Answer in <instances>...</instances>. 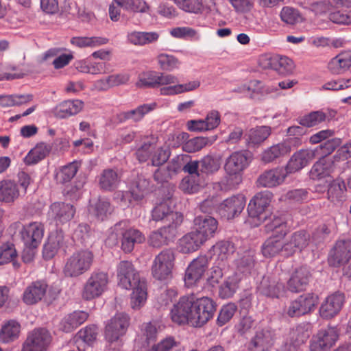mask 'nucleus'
Masks as SVG:
<instances>
[{"label":"nucleus","mask_w":351,"mask_h":351,"mask_svg":"<svg viewBox=\"0 0 351 351\" xmlns=\"http://www.w3.org/2000/svg\"><path fill=\"white\" fill-rule=\"evenodd\" d=\"M249 154L246 152L237 151L233 152L227 159L224 169L228 176L226 184L230 187H235L241 182V173L249 165Z\"/></svg>","instance_id":"f257e3e1"},{"label":"nucleus","mask_w":351,"mask_h":351,"mask_svg":"<svg viewBox=\"0 0 351 351\" xmlns=\"http://www.w3.org/2000/svg\"><path fill=\"white\" fill-rule=\"evenodd\" d=\"M93 254L88 250L73 253L65 263L63 272L66 277H77L89 270L93 261Z\"/></svg>","instance_id":"f03ea898"},{"label":"nucleus","mask_w":351,"mask_h":351,"mask_svg":"<svg viewBox=\"0 0 351 351\" xmlns=\"http://www.w3.org/2000/svg\"><path fill=\"white\" fill-rule=\"evenodd\" d=\"M110 282L108 274L102 271H93L84 285L82 297L91 300L100 297L108 289Z\"/></svg>","instance_id":"7ed1b4c3"},{"label":"nucleus","mask_w":351,"mask_h":351,"mask_svg":"<svg viewBox=\"0 0 351 351\" xmlns=\"http://www.w3.org/2000/svg\"><path fill=\"white\" fill-rule=\"evenodd\" d=\"M175 254L172 250L165 249L156 256L152 266L154 278L163 280L171 277L174 267Z\"/></svg>","instance_id":"20e7f679"},{"label":"nucleus","mask_w":351,"mask_h":351,"mask_svg":"<svg viewBox=\"0 0 351 351\" xmlns=\"http://www.w3.org/2000/svg\"><path fill=\"white\" fill-rule=\"evenodd\" d=\"M215 311V302L209 298L203 297L193 302L191 324L201 327L208 322Z\"/></svg>","instance_id":"39448f33"},{"label":"nucleus","mask_w":351,"mask_h":351,"mask_svg":"<svg viewBox=\"0 0 351 351\" xmlns=\"http://www.w3.org/2000/svg\"><path fill=\"white\" fill-rule=\"evenodd\" d=\"M178 82L177 77L171 74L159 73L156 71H147L139 75L136 83L138 88H158L168 86Z\"/></svg>","instance_id":"423d86ee"},{"label":"nucleus","mask_w":351,"mask_h":351,"mask_svg":"<svg viewBox=\"0 0 351 351\" xmlns=\"http://www.w3.org/2000/svg\"><path fill=\"white\" fill-rule=\"evenodd\" d=\"M50 332L44 328H35L27 334L21 351H46L51 342Z\"/></svg>","instance_id":"0eeeda50"},{"label":"nucleus","mask_w":351,"mask_h":351,"mask_svg":"<svg viewBox=\"0 0 351 351\" xmlns=\"http://www.w3.org/2000/svg\"><path fill=\"white\" fill-rule=\"evenodd\" d=\"M152 219L155 221H170L167 226L178 228L183 221V215L180 213L173 212L169 200H165L154 207Z\"/></svg>","instance_id":"6e6552de"},{"label":"nucleus","mask_w":351,"mask_h":351,"mask_svg":"<svg viewBox=\"0 0 351 351\" xmlns=\"http://www.w3.org/2000/svg\"><path fill=\"white\" fill-rule=\"evenodd\" d=\"M119 285L125 289H130L132 286L145 280L139 276L132 262L122 261L117 266Z\"/></svg>","instance_id":"1a4fd4ad"},{"label":"nucleus","mask_w":351,"mask_h":351,"mask_svg":"<svg viewBox=\"0 0 351 351\" xmlns=\"http://www.w3.org/2000/svg\"><path fill=\"white\" fill-rule=\"evenodd\" d=\"M129 326V317L126 314L117 313L108 322L106 326V339L114 342L123 336Z\"/></svg>","instance_id":"9d476101"},{"label":"nucleus","mask_w":351,"mask_h":351,"mask_svg":"<svg viewBox=\"0 0 351 351\" xmlns=\"http://www.w3.org/2000/svg\"><path fill=\"white\" fill-rule=\"evenodd\" d=\"M193 302L187 297L181 298L171 310V320L179 325L186 323L191 324Z\"/></svg>","instance_id":"9b49d317"},{"label":"nucleus","mask_w":351,"mask_h":351,"mask_svg":"<svg viewBox=\"0 0 351 351\" xmlns=\"http://www.w3.org/2000/svg\"><path fill=\"white\" fill-rule=\"evenodd\" d=\"M259 64L262 68L272 69L282 75L292 73L295 67L290 58L280 56L263 57L260 59Z\"/></svg>","instance_id":"f8f14e48"},{"label":"nucleus","mask_w":351,"mask_h":351,"mask_svg":"<svg viewBox=\"0 0 351 351\" xmlns=\"http://www.w3.org/2000/svg\"><path fill=\"white\" fill-rule=\"evenodd\" d=\"M195 232L206 242L213 237L218 227L217 221L213 217L202 215L194 219Z\"/></svg>","instance_id":"ddd939ff"},{"label":"nucleus","mask_w":351,"mask_h":351,"mask_svg":"<svg viewBox=\"0 0 351 351\" xmlns=\"http://www.w3.org/2000/svg\"><path fill=\"white\" fill-rule=\"evenodd\" d=\"M47 289L48 285L45 281H34L25 289L22 295V301L27 305H34L45 298Z\"/></svg>","instance_id":"4468645a"},{"label":"nucleus","mask_w":351,"mask_h":351,"mask_svg":"<svg viewBox=\"0 0 351 351\" xmlns=\"http://www.w3.org/2000/svg\"><path fill=\"white\" fill-rule=\"evenodd\" d=\"M245 198L242 195H233L226 199L219 206V212L228 219L238 216L244 209Z\"/></svg>","instance_id":"2eb2a0df"},{"label":"nucleus","mask_w":351,"mask_h":351,"mask_svg":"<svg viewBox=\"0 0 351 351\" xmlns=\"http://www.w3.org/2000/svg\"><path fill=\"white\" fill-rule=\"evenodd\" d=\"M317 149H302L294 153L289 159L286 170L289 173L300 171L306 167L316 155Z\"/></svg>","instance_id":"dca6fc26"},{"label":"nucleus","mask_w":351,"mask_h":351,"mask_svg":"<svg viewBox=\"0 0 351 351\" xmlns=\"http://www.w3.org/2000/svg\"><path fill=\"white\" fill-rule=\"evenodd\" d=\"M345 301L343 293H335L327 297L319 308L320 315L324 319H330L337 315Z\"/></svg>","instance_id":"f3484780"},{"label":"nucleus","mask_w":351,"mask_h":351,"mask_svg":"<svg viewBox=\"0 0 351 351\" xmlns=\"http://www.w3.org/2000/svg\"><path fill=\"white\" fill-rule=\"evenodd\" d=\"M310 235L304 230L293 232L285 242V256H290L297 252H301L309 242Z\"/></svg>","instance_id":"a211bd4d"},{"label":"nucleus","mask_w":351,"mask_h":351,"mask_svg":"<svg viewBox=\"0 0 351 351\" xmlns=\"http://www.w3.org/2000/svg\"><path fill=\"white\" fill-rule=\"evenodd\" d=\"M208 259L202 256L194 259L186 270L184 281L188 286L195 284L204 276L208 267Z\"/></svg>","instance_id":"6ab92c4d"},{"label":"nucleus","mask_w":351,"mask_h":351,"mask_svg":"<svg viewBox=\"0 0 351 351\" xmlns=\"http://www.w3.org/2000/svg\"><path fill=\"white\" fill-rule=\"evenodd\" d=\"M43 234V224L39 222H32L23 227L21 237L27 246L36 247L41 241Z\"/></svg>","instance_id":"aec40b11"},{"label":"nucleus","mask_w":351,"mask_h":351,"mask_svg":"<svg viewBox=\"0 0 351 351\" xmlns=\"http://www.w3.org/2000/svg\"><path fill=\"white\" fill-rule=\"evenodd\" d=\"M75 212V208L69 204L55 202L50 206L49 216L58 226L69 221L73 217Z\"/></svg>","instance_id":"412c9836"},{"label":"nucleus","mask_w":351,"mask_h":351,"mask_svg":"<svg viewBox=\"0 0 351 351\" xmlns=\"http://www.w3.org/2000/svg\"><path fill=\"white\" fill-rule=\"evenodd\" d=\"M271 199L270 193H258L250 202L247 206L249 215L253 218L261 219L265 209L269 206Z\"/></svg>","instance_id":"4be33fe9"},{"label":"nucleus","mask_w":351,"mask_h":351,"mask_svg":"<svg viewBox=\"0 0 351 351\" xmlns=\"http://www.w3.org/2000/svg\"><path fill=\"white\" fill-rule=\"evenodd\" d=\"M311 276L309 269L305 267L296 269L287 282V289L295 293L304 291L308 284Z\"/></svg>","instance_id":"5701e85b"},{"label":"nucleus","mask_w":351,"mask_h":351,"mask_svg":"<svg viewBox=\"0 0 351 351\" xmlns=\"http://www.w3.org/2000/svg\"><path fill=\"white\" fill-rule=\"evenodd\" d=\"M274 335L269 330L257 331L249 345L250 351H269L272 347Z\"/></svg>","instance_id":"b1692460"},{"label":"nucleus","mask_w":351,"mask_h":351,"mask_svg":"<svg viewBox=\"0 0 351 351\" xmlns=\"http://www.w3.org/2000/svg\"><path fill=\"white\" fill-rule=\"evenodd\" d=\"M289 173L286 168H276L265 171L258 178V183L263 187H274L282 184Z\"/></svg>","instance_id":"393cba45"},{"label":"nucleus","mask_w":351,"mask_h":351,"mask_svg":"<svg viewBox=\"0 0 351 351\" xmlns=\"http://www.w3.org/2000/svg\"><path fill=\"white\" fill-rule=\"evenodd\" d=\"M121 178V175L117 169H105L98 176V184L103 191H112L118 187Z\"/></svg>","instance_id":"a878e982"},{"label":"nucleus","mask_w":351,"mask_h":351,"mask_svg":"<svg viewBox=\"0 0 351 351\" xmlns=\"http://www.w3.org/2000/svg\"><path fill=\"white\" fill-rule=\"evenodd\" d=\"M83 108L84 102L82 100H66L57 105L53 112L55 117L65 119L77 114Z\"/></svg>","instance_id":"bb28decb"},{"label":"nucleus","mask_w":351,"mask_h":351,"mask_svg":"<svg viewBox=\"0 0 351 351\" xmlns=\"http://www.w3.org/2000/svg\"><path fill=\"white\" fill-rule=\"evenodd\" d=\"M351 255L349 242L339 241L330 251L328 261L331 265L340 267Z\"/></svg>","instance_id":"cd10ccee"},{"label":"nucleus","mask_w":351,"mask_h":351,"mask_svg":"<svg viewBox=\"0 0 351 351\" xmlns=\"http://www.w3.org/2000/svg\"><path fill=\"white\" fill-rule=\"evenodd\" d=\"M178 228L164 226L156 231L153 232L149 238L150 245L154 247H160L167 245L176 235Z\"/></svg>","instance_id":"c85d7f7f"},{"label":"nucleus","mask_w":351,"mask_h":351,"mask_svg":"<svg viewBox=\"0 0 351 351\" xmlns=\"http://www.w3.org/2000/svg\"><path fill=\"white\" fill-rule=\"evenodd\" d=\"M64 234L61 230L51 232L43 247V255L45 259L49 260L55 256L63 245Z\"/></svg>","instance_id":"c756f323"},{"label":"nucleus","mask_w":351,"mask_h":351,"mask_svg":"<svg viewBox=\"0 0 351 351\" xmlns=\"http://www.w3.org/2000/svg\"><path fill=\"white\" fill-rule=\"evenodd\" d=\"M333 162L331 159L326 157H322L312 167L310 171V177L315 180L322 179L330 180V173L332 171Z\"/></svg>","instance_id":"7c9ffc66"},{"label":"nucleus","mask_w":351,"mask_h":351,"mask_svg":"<svg viewBox=\"0 0 351 351\" xmlns=\"http://www.w3.org/2000/svg\"><path fill=\"white\" fill-rule=\"evenodd\" d=\"M351 66V52H341L332 58L328 64V69L334 75L344 73Z\"/></svg>","instance_id":"2f4dec72"},{"label":"nucleus","mask_w":351,"mask_h":351,"mask_svg":"<svg viewBox=\"0 0 351 351\" xmlns=\"http://www.w3.org/2000/svg\"><path fill=\"white\" fill-rule=\"evenodd\" d=\"M290 143L289 141H283L271 146L262 153L261 160L269 163L289 154L291 151Z\"/></svg>","instance_id":"473e14b6"},{"label":"nucleus","mask_w":351,"mask_h":351,"mask_svg":"<svg viewBox=\"0 0 351 351\" xmlns=\"http://www.w3.org/2000/svg\"><path fill=\"white\" fill-rule=\"evenodd\" d=\"M20 196V189L18 184L12 180L0 181V202L13 203Z\"/></svg>","instance_id":"72a5a7b5"},{"label":"nucleus","mask_w":351,"mask_h":351,"mask_svg":"<svg viewBox=\"0 0 351 351\" xmlns=\"http://www.w3.org/2000/svg\"><path fill=\"white\" fill-rule=\"evenodd\" d=\"M52 149V145L47 143H39L32 148L24 158V162L27 165L38 163L46 158Z\"/></svg>","instance_id":"f704fd0d"},{"label":"nucleus","mask_w":351,"mask_h":351,"mask_svg":"<svg viewBox=\"0 0 351 351\" xmlns=\"http://www.w3.org/2000/svg\"><path fill=\"white\" fill-rule=\"evenodd\" d=\"M263 219L266 221L265 229L267 233L273 232V235L285 237L289 231L287 223L283 217L274 215L268 219H266L265 217Z\"/></svg>","instance_id":"c9c22d12"},{"label":"nucleus","mask_w":351,"mask_h":351,"mask_svg":"<svg viewBox=\"0 0 351 351\" xmlns=\"http://www.w3.org/2000/svg\"><path fill=\"white\" fill-rule=\"evenodd\" d=\"M285 237H280L278 235H272L268 238L263 245L262 252L265 257L274 256L279 253L285 256V242L282 239Z\"/></svg>","instance_id":"e433bc0d"},{"label":"nucleus","mask_w":351,"mask_h":351,"mask_svg":"<svg viewBox=\"0 0 351 351\" xmlns=\"http://www.w3.org/2000/svg\"><path fill=\"white\" fill-rule=\"evenodd\" d=\"M258 291L267 297L278 298L284 291V285L275 279L264 277L260 283Z\"/></svg>","instance_id":"4c0bfd02"},{"label":"nucleus","mask_w":351,"mask_h":351,"mask_svg":"<svg viewBox=\"0 0 351 351\" xmlns=\"http://www.w3.org/2000/svg\"><path fill=\"white\" fill-rule=\"evenodd\" d=\"M113 209L109 201L104 198H99L90 206L89 212L98 221H104L111 215Z\"/></svg>","instance_id":"58836bf2"},{"label":"nucleus","mask_w":351,"mask_h":351,"mask_svg":"<svg viewBox=\"0 0 351 351\" xmlns=\"http://www.w3.org/2000/svg\"><path fill=\"white\" fill-rule=\"evenodd\" d=\"M145 241V237L136 229L130 228L122 234L121 247L126 252H131L136 243H141Z\"/></svg>","instance_id":"ea45409f"},{"label":"nucleus","mask_w":351,"mask_h":351,"mask_svg":"<svg viewBox=\"0 0 351 351\" xmlns=\"http://www.w3.org/2000/svg\"><path fill=\"white\" fill-rule=\"evenodd\" d=\"M214 255L216 256L218 265H225V261L234 252V245L227 241H221L213 247Z\"/></svg>","instance_id":"a19ab883"},{"label":"nucleus","mask_w":351,"mask_h":351,"mask_svg":"<svg viewBox=\"0 0 351 351\" xmlns=\"http://www.w3.org/2000/svg\"><path fill=\"white\" fill-rule=\"evenodd\" d=\"M204 241L195 232H191L184 235L180 241L181 252L187 254L196 251Z\"/></svg>","instance_id":"79ce46f5"},{"label":"nucleus","mask_w":351,"mask_h":351,"mask_svg":"<svg viewBox=\"0 0 351 351\" xmlns=\"http://www.w3.org/2000/svg\"><path fill=\"white\" fill-rule=\"evenodd\" d=\"M133 291L131 294L130 304L133 309H139L147 300V286L145 280L137 283L131 288Z\"/></svg>","instance_id":"37998d69"},{"label":"nucleus","mask_w":351,"mask_h":351,"mask_svg":"<svg viewBox=\"0 0 351 351\" xmlns=\"http://www.w3.org/2000/svg\"><path fill=\"white\" fill-rule=\"evenodd\" d=\"M173 84V85L171 84L168 86L161 87L160 89V95H174L192 91L197 89L200 86V82L197 80H195L183 84Z\"/></svg>","instance_id":"c03bdc74"},{"label":"nucleus","mask_w":351,"mask_h":351,"mask_svg":"<svg viewBox=\"0 0 351 351\" xmlns=\"http://www.w3.org/2000/svg\"><path fill=\"white\" fill-rule=\"evenodd\" d=\"M241 278L240 275L237 273H234L232 275L228 276L219 287V296L221 298H231L238 289Z\"/></svg>","instance_id":"a18cd8bd"},{"label":"nucleus","mask_w":351,"mask_h":351,"mask_svg":"<svg viewBox=\"0 0 351 351\" xmlns=\"http://www.w3.org/2000/svg\"><path fill=\"white\" fill-rule=\"evenodd\" d=\"M20 332V325L14 320L5 322L0 331V340L3 343L14 341L18 338Z\"/></svg>","instance_id":"49530a36"},{"label":"nucleus","mask_w":351,"mask_h":351,"mask_svg":"<svg viewBox=\"0 0 351 351\" xmlns=\"http://www.w3.org/2000/svg\"><path fill=\"white\" fill-rule=\"evenodd\" d=\"M149 181L143 176H138L130 188L131 196L135 201L141 200L149 191Z\"/></svg>","instance_id":"de8ad7c7"},{"label":"nucleus","mask_w":351,"mask_h":351,"mask_svg":"<svg viewBox=\"0 0 351 351\" xmlns=\"http://www.w3.org/2000/svg\"><path fill=\"white\" fill-rule=\"evenodd\" d=\"M157 104L156 102L145 104L138 106L134 110L123 112L121 116L124 120L132 119L134 121L137 122L141 120L146 114L155 110Z\"/></svg>","instance_id":"09e8293b"},{"label":"nucleus","mask_w":351,"mask_h":351,"mask_svg":"<svg viewBox=\"0 0 351 351\" xmlns=\"http://www.w3.org/2000/svg\"><path fill=\"white\" fill-rule=\"evenodd\" d=\"M326 182L328 183V199L332 202L341 201L346 190L344 182L339 179H330L326 180Z\"/></svg>","instance_id":"8fccbe9b"},{"label":"nucleus","mask_w":351,"mask_h":351,"mask_svg":"<svg viewBox=\"0 0 351 351\" xmlns=\"http://www.w3.org/2000/svg\"><path fill=\"white\" fill-rule=\"evenodd\" d=\"M313 337L330 349L337 341L339 333L335 327H328L325 329L319 330Z\"/></svg>","instance_id":"3c124183"},{"label":"nucleus","mask_w":351,"mask_h":351,"mask_svg":"<svg viewBox=\"0 0 351 351\" xmlns=\"http://www.w3.org/2000/svg\"><path fill=\"white\" fill-rule=\"evenodd\" d=\"M108 40L103 37H73L71 43L80 48L94 47L105 45Z\"/></svg>","instance_id":"603ef678"},{"label":"nucleus","mask_w":351,"mask_h":351,"mask_svg":"<svg viewBox=\"0 0 351 351\" xmlns=\"http://www.w3.org/2000/svg\"><path fill=\"white\" fill-rule=\"evenodd\" d=\"M295 300L298 302L300 311L304 315L314 308L317 304L318 297L313 293H306L299 296Z\"/></svg>","instance_id":"864d4df0"},{"label":"nucleus","mask_w":351,"mask_h":351,"mask_svg":"<svg viewBox=\"0 0 351 351\" xmlns=\"http://www.w3.org/2000/svg\"><path fill=\"white\" fill-rule=\"evenodd\" d=\"M271 134V128L260 126L252 128L249 131L248 138L252 144H259L266 140Z\"/></svg>","instance_id":"5fc2aeb1"},{"label":"nucleus","mask_w":351,"mask_h":351,"mask_svg":"<svg viewBox=\"0 0 351 351\" xmlns=\"http://www.w3.org/2000/svg\"><path fill=\"white\" fill-rule=\"evenodd\" d=\"M326 119L325 113L322 111L311 112L299 119V123L304 127H314L324 121Z\"/></svg>","instance_id":"6e6d98bb"},{"label":"nucleus","mask_w":351,"mask_h":351,"mask_svg":"<svg viewBox=\"0 0 351 351\" xmlns=\"http://www.w3.org/2000/svg\"><path fill=\"white\" fill-rule=\"evenodd\" d=\"M77 170V163L76 162H71L62 167L56 174V179L60 183L69 182L75 176Z\"/></svg>","instance_id":"4d7b16f0"},{"label":"nucleus","mask_w":351,"mask_h":351,"mask_svg":"<svg viewBox=\"0 0 351 351\" xmlns=\"http://www.w3.org/2000/svg\"><path fill=\"white\" fill-rule=\"evenodd\" d=\"M287 136L289 138L285 141H289L290 147H297L302 145V136L305 134V130L301 126H291L287 129Z\"/></svg>","instance_id":"13d9d810"},{"label":"nucleus","mask_w":351,"mask_h":351,"mask_svg":"<svg viewBox=\"0 0 351 351\" xmlns=\"http://www.w3.org/2000/svg\"><path fill=\"white\" fill-rule=\"evenodd\" d=\"M158 62L162 70L171 71L177 68L180 62L177 58L167 53H160L157 57Z\"/></svg>","instance_id":"bf43d9fd"},{"label":"nucleus","mask_w":351,"mask_h":351,"mask_svg":"<svg viewBox=\"0 0 351 351\" xmlns=\"http://www.w3.org/2000/svg\"><path fill=\"white\" fill-rule=\"evenodd\" d=\"M237 310V306L234 303H229L223 306L217 319V325L222 326L228 323L232 319Z\"/></svg>","instance_id":"052dcab7"},{"label":"nucleus","mask_w":351,"mask_h":351,"mask_svg":"<svg viewBox=\"0 0 351 351\" xmlns=\"http://www.w3.org/2000/svg\"><path fill=\"white\" fill-rule=\"evenodd\" d=\"M178 6L182 10L193 13H201L203 9L202 2L199 0H174Z\"/></svg>","instance_id":"680f3d73"},{"label":"nucleus","mask_w":351,"mask_h":351,"mask_svg":"<svg viewBox=\"0 0 351 351\" xmlns=\"http://www.w3.org/2000/svg\"><path fill=\"white\" fill-rule=\"evenodd\" d=\"M149 351H180V346L173 338L168 337L152 346Z\"/></svg>","instance_id":"e2e57ef3"},{"label":"nucleus","mask_w":351,"mask_h":351,"mask_svg":"<svg viewBox=\"0 0 351 351\" xmlns=\"http://www.w3.org/2000/svg\"><path fill=\"white\" fill-rule=\"evenodd\" d=\"M16 256V251L13 244L5 243L0 247V265L11 262Z\"/></svg>","instance_id":"0e129e2a"},{"label":"nucleus","mask_w":351,"mask_h":351,"mask_svg":"<svg viewBox=\"0 0 351 351\" xmlns=\"http://www.w3.org/2000/svg\"><path fill=\"white\" fill-rule=\"evenodd\" d=\"M329 19L334 23L351 25V10H337L330 13Z\"/></svg>","instance_id":"69168bd1"},{"label":"nucleus","mask_w":351,"mask_h":351,"mask_svg":"<svg viewBox=\"0 0 351 351\" xmlns=\"http://www.w3.org/2000/svg\"><path fill=\"white\" fill-rule=\"evenodd\" d=\"M280 18L287 24L293 25L301 20V16L298 10L290 8H283L280 12Z\"/></svg>","instance_id":"338daca9"},{"label":"nucleus","mask_w":351,"mask_h":351,"mask_svg":"<svg viewBox=\"0 0 351 351\" xmlns=\"http://www.w3.org/2000/svg\"><path fill=\"white\" fill-rule=\"evenodd\" d=\"M98 334V328L95 325H90L82 329L78 332V337L83 342L91 343L95 341Z\"/></svg>","instance_id":"774afa93"}]
</instances>
